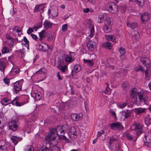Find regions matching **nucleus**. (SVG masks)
I'll return each mask as SVG.
<instances>
[{
	"mask_svg": "<svg viewBox=\"0 0 151 151\" xmlns=\"http://www.w3.org/2000/svg\"><path fill=\"white\" fill-rule=\"evenodd\" d=\"M68 128V126L66 125H65L63 126H58L56 128H55L56 130V132L58 136H59V138L65 140V143L69 142V140L63 134L67 132Z\"/></svg>",
	"mask_w": 151,
	"mask_h": 151,
	"instance_id": "obj_1",
	"label": "nucleus"
},
{
	"mask_svg": "<svg viewBox=\"0 0 151 151\" xmlns=\"http://www.w3.org/2000/svg\"><path fill=\"white\" fill-rule=\"evenodd\" d=\"M18 119L17 117L13 118L8 124L9 129L13 132L16 131L19 128Z\"/></svg>",
	"mask_w": 151,
	"mask_h": 151,
	"instance_id": "obj_2",
	"label": "nucleus"
},
{
	"mask_svg": "<svg viewBox=\"0 0 151 151\" xmlns=\"http://www.w3.org/2000/svg\"><path fill=\"white\" fill-rule=\"evenodd\" d=\"M113 22L112 19L110 17L106 18L104 22V30L106 33L110 32L111 30V27Z\"/></svg>",
	"mask_w": 151,
	"mask_h": 151,
	"instance_id": "obj_3",
	"label": "nucleus"
},
{
	"mask_svg": "<svg viewBox=\"0 0 151 151\" xmlns=\"http://www.w3.org/2000/svg\"><path fill=\"white\" fill-rule=\"evenodd\" d=\"M132 130L135 131L136 136H139L142 133V127L141 124L138 123H134L130 127Z\"/></svg>",
	"mask_w": 151,
	"mask_h": 151,
	"instance_id": "obj_4",
	"label": "nucleus"
},
{
	"mask_svg": "<svg viewBox=\"0 0 151 151\" xmlns=\"http://www.w3.org/2000/svg\"><path fill=\"white\" fill-rule=\"evenodd\" d=\"M105 9L112 13H116L118 10V7L113 2H109L106 4L104 7Z\"/></svg>",
	"mask_w": 151,
	"mask_h": 151,
	"instance_id": "obj_5",
	"label": "nucleus"
},
{
	"mask_svg": "<svg viewBox=\"0 0 151 151\" xmlns=\"http://www.w3.org/2000/svg\"><path fill=\"white\" fill-rule=\"evenodd\" d=\"M57 136L55 129L52 128L50 129L49 132L46 135L45 139L47 141H51L54 140Z\"/></svg>",
	"mask_w": 151,
	"mask_h": 151,
	"instance_id": "obj_6",
	"label": "nucleus"
},
{
	"mask_svg": "<svg viewBox=\"0 0 151 151\" xmlns=\"http://www.w3.org/2000/svg\"><path fill=\"white\" fill-rule=\"evenodd\" d=\"M145 146L148 147H151V132H148L146 133L143 139Z\"/></svg>",
	"mask_w": 151,
	"mask_h": 151,
	"instance_id": "obj_7",
	"label": "nucleus"
},
{
	"mask_svg": "<svg viewBox=\"0 0 151 151\" xmlns=\"http://www.w3.org/2000/svg\"><path fill=\"white\" fill-rule=\"evenodd\" d=\"M23 81L22 80L18 81L14 84V93H17L22 90Z\"/></svg>",
	"mask_w": 151,
	"mask_h": 151,
	"instance_id": "obj_8",
	"label": "nucleus"
},
{
	"mask_svg": "<svg viewBox=\"0 0 151 151\" xmlns=\"http://www.w3.org/2000/svg\"><path fill=\"white\" fill-rule=\"evenodd\" d=\"M69 54L65 55L63 56V60H65L67 62L70 63L74 60L75 59L73 57L75 54L74 52H69Z\"/></svg>",
	"mask_w": 151,
	"mask_h": 151,
	"instance_id": "obj_9",
	"label": "nucleus"
},
{
	"mask_svg": "<svg viewBox=\"0 0 151 151\" xmlns=\"http://www.w3.org/2000/svg\"><path fill=\"white\" fill-rule=\"evenodd\" d=\"M78 133V131L76 127H72L70 129L68 135L70 138H75L77 137Z\"/></svg>",
	"mask_w": 151,
	"mask_h": 151,
	"instance_id": "obj_10",
	"label": "nucleus"
},
{
	"mask_svg": "<svg viewBox=\"0 0 151 151\" xmlns=\"http://www.w3.org/2000/svg\"><path fill=\"white\" fill-rule=\"evenodd\" d=\"M110 126L112 129H116L118 130H120L123 128V126L119 122L112 123L110 124Z\"/></svg>",
	"mask_w": 151,
	"mask_h": 151,
	"instance_id": "obj_11",
	"label": "nucleus"
},
{
	"mask_svg": "<svg viewBox=\"0 0 151 151\" xmlns=\"http://www.w3.org/2000/svg\"><path fill=\"white\" fill-rule=\"evenodd\" d=\"M138 96L140 102H144L145 103V102L148 99L147 96L144 94L143 91H141L139 92Z\"/></svg>",
	"mask_w": 151,
	"mask_h": 151,
	"instance_id": "obj_12",
	"label": "nucleus"
},
{
	"mask_svg": "<svg viewBox=\"0 0 151 151\" xmlns=\"http://www.w3.org/2000/svg\"><path fill=\"white\" fill-rule=\"evenodd\" d=\"M7 61L5 58L0 59V70L4 74V70L6 65Z\"/></svg>",
	"mask_w": 151,
	"mask_h": 151,
	"instance_id": "obj_13",
	"label": "nucleus"
},
{
	"mask_svg": "<svg viewBox=\"0 0 151 151\" xmlns=\"http://www.w3.org/2000/svg\"><path fill=\"white\" fill-rule=\"evenodd\" d=\"M141 62L146 68L150 67V61L148 58L146 57H142L141 60Z\"/></svg>",
	"mask_w": 151,
	"mask_h": 151,
	"instance_id": "obj_14",
	"label": "nucleus"
},
{
	"mask_svg": "<svg viewBox=\"0 0 151 151\" xmlns=\"http://www.w3.org/2000/svg\"><path fill=\"white\" fill-rule=\"evenodd\" d=\"M76 101L75 99L73 98L68 101L66 103V105L70 108H73L76 105Z\"/></svg>",
	"mask_w": 151,
	"mask_h": 151,
	"instance_id": "obj_15",
	"label": "nucleus"
},
{
	"mask_svg": "<svg viewBox=\"0 0 151 151\" xmlns=\"http://www.w3.org/2000/svg\"><path fill=\"white\" fill-rule=\"evenodd\" d=\"M82 116L83 114L81 113L78 114H73L71 116L72 119L75 121H77L82 119Z\"/></svg>",
	"mask_w": 151,
	"mask_h": 151,
	"instance_id": "obj_16",
	"label": "nucleus"
},
{
	"mask_svg": "<svg viewBox=\"0 0 151 151\" xmlns=\"http://www.w3.org/2000/svg\"><path fill=\"white\" fill-rule=\"evenodd\" d=\"M150 18L149 13L146 12L142 14L141 16V22L142 23H145V22L148 20Z\"/></svg>",
	"mask_w": 151,
	"mask_h": 151,
	"instance_id": "obj_17",
	"label": "nucleus"
},
{
	"mask_svg": "<svg viewBox=\"0 0 151 151\" xmlns=\"http://www.w3.org/2000/svg\"><path fill=\"white\" fill-rule=\"evenodd\" d=\"M146 69L145 71V79L148 81L150 79L151 77V70L150 67L146 68Z\"/></svg>",
	"mask_w": 151,
	"mask_h": 151,
	"instance_id": "obj_18",
	"label": "nucleus"
},
{
	"mask_svg": "<svg viewBox=\"0 0 151 151\" xmlns=\"http://www.w3.org/2000/svg\"><path fill=\"white\" fill-rule=\"evenodd\" d=\"M32 96L36 101L39 100L42 96L41 93L38 91L33 92L31 94Z\"/></svg>",
	"mask_w": 151,
	"mask_h": 151,
	"instance_id": "obj_19",
	"label": "nucleus"
},
{
	"mask_svg": "<svg viewBox=\"0 0 151 151\" xmlns=\"http://www.w3.org/2000/svg\"><path fill=\"white\" fill-rule=\"evenodd\" d=\"M95 43L93 41H89L87 43V46L89 50L92 51L94 50V46Z\"/></svg>",
	"mask_w": 151,
	"mask_h": 151,
	"instance_id": "obj_20",
	"label": "nucleus"
},
{
	"mask_svg": "<svg viewBox=\"0 0 151 151\" xmlns=\"http://www.w3.org/2000/svg\"><path fill=\"white\" fill-rule=\"evenodd\" d=\"M18 97H16L12 101V104L17 106H21L24 104L23 102H19L18 101Z\"/></svg>",
	"mask_w": 151,
	"mask_h": 151,
	"instance_id": "obj_21",
	"label": "nucleus"
},
{
	"mask_svg": "<svg viewBox=\"0 0 151 151\" xmlns=\"http://www.w3.org/2000/svg\"><path fill=\"white\" fill-rule=\"evenodd\" d=\"M146 109L145 108H135L134 109V112L137 115L141 114L146 113Z\"/></svg>",
	"mask_w": 151,
	"mask_h": 151,
	"instance_id": "obj_22",
	"label": "nucleus"
},
{
	"mask_svg": "<svg viewBox=\"0 0 151 151\" xmlns=\"http://www.w3.org/2000/svg\"><path fill=\"white\" fill-rule=\"evenodd\" d=\"M39 46L40 50L44 52L47 51L49 49L48 45L45 43H43L42 45L40 44Z\"/></svg>",
	"mask_w": 151,
	"mask_h": 151,
	"instance_id": "obj_23",
	"label": "nucleus"
},
{
	"mask_svg": "<svg viewBox=\"0 0 151 151\" xmlns=\"http://www.w3.org/2000/svg\"><path fill=\"white\" fill-rule=\"evenodd\" d=\"M32 130V125L30 124L26 125L24 128V130L27 133H30Z\"/></svg>",
	"mask_w": 151,
	"mask_h": 151,
	"instance_id": "obj_24",
	"label": "nucleus"
},
{
	"mask_svg": "<svg viewBox=\"0 0 151 151\" xmlns=\"http://www.w3.org/2000/svg\"><path fill=\"white\" fill-rule=\"evenodd\" d=\"M127 25L128 27H130L132 29H134L137 27L138 24L137 23L135 22H127Z\"/></svg>",
	"mask_w": 151,
	"mask_h": 151,
	"instance_id": "obj_25",
	"label": "nucleus"
},
{
	"mask_svg": "<svg viewBox=\"0 0 151 151\" xmlns=\"http://www.w3.org/2000/svg\"><path fill=\"white\" fill-rule=\"evenodd\" d=\"M137 92V90L136 89L134 88L132 91L131 93V99L136 98L137 97V95H138V93Z\"/></svg>",
	"mask_w": 151,
	"mask_h": 151,
	"instance_id": "obj_26",
	"label": "nucleus"
},
{
	"mask_svg": "<svg viewBox=\"0 0 151 151\" xmlns=\"http://www.w3.org/2000/svg\"><path fill=\"white\" fill-rule=\"evenodd\" d=\"M105 38L108 40L111 41L112 42L116 43L115 37L112 35H106L105 36Z\"/></svg>",
	"mask_w": 151,
	"mask_h": 151,
	"instance_id": "obj_27",
	"label": "nucleus"
},
{
	"mask_svg": "<svg viewBox=\"0 0 151 151\" xmlns=\"http://www.w3.org/2000/svg\"><path fill=\"white\" fill-rule=\"evenodd\" d=\"M106 86L105 89L102 91V92L107 95H109L111 93V91L110 88L109 87V85L107 83H105Z\"/></svg>",
	"mask_w": 151,
	"mask_h": 151,
	"instance_id": "obj_28",
	"label": "nucleus"
},
{
	"mask_svg": "<svg viewBox=\"0 0 151 151\" xmlns=\"http://www.w3.org/2000/svg\"><path fill=\"white\" fill-rule=\"evenodd\" d=\"M52 24L48 21H46L43 23L44 28L47 29L51 27Z\"/></svg>",
	"mask_w": 151,
	"mask_h": 151,
	"instance_id": "obj_29",
	"label": "nucleus"
},
{
	"mask_svg": "<svg viewBox=\"0 0 151 151\" xmlns=\"http://www.w3.org/2000/svg\"><path fill=\"white\" fill-rule=\"evenodd\" d=\"M46 32V30L44 29L41 32H39V36L40 38L38 39L39 41H41L42 40L45 38V34Z\"/></svg>",
	"mask_w": 151,
	"mask_h": 151,
	"instance_id": "obj_30",
	"label": "nucleus"
},
{
	"mask_svg": "<svg viewBox=\"0 0 151 151\" xmlns=\"http://www.w3.org/2000/svg\"><path fill=\"white\" fill-rule=\"evenodd\" d=\"M12 101L11 100L7 99H3L1 101V103L3 105H6L8 104L12 103Z\"/></svg>",
	"mask_w": 151,
	"mask_h": 151,
	"instance_id": "obj_31",
	"label": "nucleus"
},
{
	"mask_svg": "<svg viewBox=\"0 0 151 151\" xmlns=\"http://www.w3.org/2000/svg\"><path fill=\"white\" fill-rule=\"evenodd\" d=\"M84 62L87 64L89 66H92L94 62L92 60L83 59Z\"/></svg>",
	"mask_w": 151,
	"mask_h": 151,
	"instance_id": "obj_32",
	"label": "nucleus"
},
{
	"mask_svg": "<svg viewBox=\"0 0 151 151\" xmlns=\"http://www.w3.org/2000/svg\"><path fill=\"white\" fill-rule=\"evenodd\" d=\"M45 69L44 68H41L40 69L37 71L36 73L37 74H41L45 75L46 74Z\"/></svg>",
	"mask_w": 151,
	"mask_h": 151,
	"instance_id": "obj_33",
	"label": "nucleus"
},
{
	"mask_svg": "<svg viewBox=\"0 0 151 151\" xmlns=\"http://www.w3.org/2000/svg\"><path fill=\"white\" fill-rule=\"evenodd\" d=\"M103 46L105 47L110 50L112 47L111 43L109 42H104L103 44Z\"/></svg>",
	"mask_w": 151,
	"mask_h": 151,
	"instance_id": "obj_34",
	"label": "nucleus"
},
{
	"mask_svg": "<svg viewBox=\"0 0 151 151\" xmlns=\"http://www.w3.org/2000/svg\"><path fill=\"white\" fill-rule=\"evenodd\" d=\"M81 69V67L78 65H76L74 67L73 69L72 70V72H75L76 73L79 72Z\"/></svg>",
	"mask_w": 151,
	"mask_h": 151,
	"instance_id": "obj_35",
	"label": "nucleus"
},
{
	"mask_svg": "<svg viewBox=\"0 0 151 151\" xmlns=\"http://www.w3.org/2000/svg\"><path fill=\"white\" fill-rule=\"evenodd\" d=\"M57 68L62 73L64 72L67 69V67L66 65L62 66L60 67V66H57Z\"/></svg>",
	"mask_w": 151,
	"mask_h": 151,
	"instance_id": "obj_36",
	"label": "nucleus"
},
{
	"mask_svg": "<svg viewBox=\"0 0 151 151\" xmlns=\"http://www.w3.org/2000/svg\"><path fill=\"white\" fill-rule=\"evenodd\" d=\"M58 10L57 9H52V16L55 17L58 15Z\"/></svg>",
	"mask_w": 151,
	"mask_h": 151,
	"instance_id": "obj_37",
	"label": "nucleus"
},
{
	"mask_svg": "<svg viewBox=\"0 0 151 151\" xmlns=\"http://www.w3.org/2000/svg\"><path fill=\"white\" fill-rule=\"evenodd\" d=\"M34 148L32 145H27L24 148V151H33Z\"/></svg>",
	"mask_w": 151,
	"mask_h": 151,
	"instance_id": "obj_38",
	"label": "nucleus"
},
{
	"mask_svg": "<svg viewBox=\"0 0 151 151\" xmlns=\"http://www.w3.org/2000/svg\"><path fill=\"white\" fill-rule=\"evenodd\" d=\"M19 72V70L18 68L14 67L13 68L12 70V73L17 74Z\"/></svg>",
	"mask_w": 151,
	"mask_h": 151,
	"instance_id": "obj_39",
	"label": "nucleus"
},
{
	"mask_svg": "<svg viewBox=\"0 0 151 151\" xmlns=\"http://www.w3.org/2000/svg\"><path fill=\"white\" fill-rule=\"evenodd\" d=\"M23 103L24 104L27 103L29 100V97L27 95H25L23 97Z\"/></svg>",
	"mask_w": 151,
	"mask_h": 151,
	"instance_id": "obj_40",
	"label": "nucleus"
},
{
	"mask_svg": "<svg viewBox=\"0 0 151 151\" xmlns=\"http://www.w3.org/2000/svg\"><path fill=\"white\" fill-rule=\"evenodd\" d=\"M127 102L122 103L121 104H119L118 105V106L121 109H122L124 108L127 105Z\"/></svg>",
	"mask_w": 151,
	"mask_h": 151,
	"instance_id": "obj_41",
	"label": "nucleus"
},
{
	"mask_svg": "<svg viewBox=\"0 0 151 151\" xmlns=\"http://www.w3.org/2000/svg\"><path fill=\"white\" fill-rule=\"evenodd\" d=\"M131 114V112L130 111H127L125 113L124 118L126 119L128 118L130 116Z\"/></svg>",
	"mask_w": 151,
	"mask_h": 151,
	"instance_id": "obj_42",
	"label": "nucleus"
},
{
	"mask_svg": "<svg viewBox=\"0 0 151 151\" xmlns=\"http://www.w3.org/2000/svg\"><path fill=\"white\" fill-rule=\"evenodd\" d=\"M126 137L129 140H132L133 139L134 136L129 133H126Z\"/></svg>",
	"mask_w": 151,
	"mask_h": 151,
	"instance_id": "obj_43",
	"label": "nucleus"
},
{
	"mask_svg": "<svg viewBox=\"0 0 151 151\" xmlns=\"http://www.w3.org/2000/svg\"><path fill=\"white\" fill-rule=\"evenodd\" d=\"M10 50L8 49L7 47H4L2 50V53H6L9 52Z\"/></svg>",
	"mask_w": 151,
	"mask_h": 151,
	"instance_id": "obj_44",
	"label": "nucleus"
},
{
	"mask_svg": "<svg viewBox=\"0 0 151 151\" xmlns=\"http://www.w3.org/2000/svg\"><path fill=\"white\" fill-rule=\"evenodd\" d=\"M18 138L15 136H14L11 138V139L12 142L15 144V145H16L18 142Z\"/></svg>",
	"mask_w": 151,
	"mask_h": 151,
	"instance_id": "obj_45",
	"label": "nucleus"
},
{
	"mask_svg": "<svg viewBox=\"0 0 151 151\" xmlns=\"http://www.w3.org/2000/svg\"><path fill=\"white\" fill-rule=\"evenodd\" d=\"M94 29L93 27H92L90 29V34L89 35L88 37L91 38L93 36L94 34Z\"/></svg>",
	"mask_w": 151,
	"mask_h": 151,
	"instance_id": "obj_46",
	"label": "nucleus"
},
{
	"mask_svg": "<svg viewBox=\"0 0 151 151\" xmlns=\"http://www.w3.org/2000/svg\"><path fill=\"white\" fill-rule=\"evenodd\" d=\"M132 1V2H135L137 4H138L139 6H142V0H131Z\"/></svg>",
	"mask_w": 151,
	"mask_h": 151,
	"instance_id": "obj_47",
	"label": "nucleus"
},
{
	"mask_svg": "<svg viewBox=\"0 0 151 151\" xmlns=\"http://www.w3.org/2000/svg\"><path fill=\"white\" fill-rule=\"evenodd\" d=\"M43 5H37V8H38V9H39V12H42L44 11V8Z\"/></svg>",
	"mask_w": 151,
	"mask_h": 151,
	"instance_id": "obj_48",
	"label": "nucleus"
},
{
	"mask_svg": "<svg viewBox=\"0 0 151 151\" xmlns=\"http://www.w3.org/2000/svg\"><path fill=\"white\" fill-rule=\"evenodd\" d=\"M134 34L133 35V36H134V38L136 40H137L139 38V34L137 32L134 31Z\"/></svg>",
	"mask_w": 151,
	"mask_h": 151,
	"instance_id": "obj_49",
	"label": "nucleus"
},
{
	"mask_svg": "<svg viewBox=\"0 0 151 151\" xmlns=\"http://www.w3.org/2000/svg\"><path fill=\"white\" fill-rule=\"evenodd\" d=\"M116 139L113 137H111L109 138V144L111 145L114 142L116 141Z\"/></svg>",
	"mask_w": 151,
	"mask_h": 151,
	"instance_id": "obj_50",
	"label": "nucleus"
},
{
	"mask_svg": "<svg viewBox=\"0 0 151 151\" xmlns=\"http://www.w3.org/2000/svg\"><path fill=\"white\" fill-rule=\"evenodd\" d=\"M125 49L122 47H121L120 48L119 51L121 55H123L125 53Z\"/></svg>",
	"mask_w": 151,
	"mask_h": 151,
	"instance_id": "obj_51",
	"label": "nucleus"
},
{
	"mask_svg": "<svg viewBox=\"0 0 151 151\" xmlns=\"http://www.w3.org/2000/svg\"><path fill=\"white\" fill-rule=\"evenodd\" d=\"M18 28H19L18 27L16 26L13 28L12 30H13L14 32H21L20 30Z\"/></svg>",
	"mask_w": 151,
	"mask_h": 151,
	"instance_id": "obj_52",
	"label": "nucleus"
},
{
	"mask_svg": "<svg viewBox=\"0 0 151 151\" xmlns=\"http://www.w3.org/2000/svg\"><path fill=\"white\" fill-rule=\"evenodd\" d=\"M50 151H60V150L56 146H53L51 147Z\"/></svg>",
	"mask_w": 151,
	"mask_h": 151,
	"instance_id": "obj_53",
	"label": "nucleus"
},
{
	"mask_svg": "<svg viewBox=\"0 0 151 151\" xmlns=\"http://www.w3.org/2000/svg\"><path fill=\"white\" fill-rule=\"evenodd\" d=\"M41 24H36L33 27L34 30H35V31H37V30L40 28L41 27Z\"/></svg>",
	"mask_w": 151,
	"mask_h": 151,
	"instance_id": "obj_54",
	"label": "nucleus"
},
{
	"mask_svg": "<svg viewBox=\"0 0 151 151\" xmlns=\"http://www.w3.org/2000/svg\"><path fill=\"white\" fill-rule=\"evenodd\" d=\"M139 70H141L143 72L144 70L140 66L137 67L135 68V70L136 72L138 71Z\"/></svg>",
	"mask_w": 151,
	"mask_h": 151,
	"instance_id": "obj_55",
	"label": "nucleus"
},
{
	"mask_svg": "<svg viewBox=\"0 0 151 151\" xmlns=\"http://www.w3.org/2000/svg\"><path fill=\"white\" fill-rule=\"evenodd\" d=\"M68 28V25L67 24H65L63 25L62 26V30L63 31H66Z\"/></svg>",
	"mask_w": 151,
	"mask_h": 151,
	"instance_id": "obj_56",
	"label": "nucleus"
},
{
	"mask_svg": "<svg viewBox=\"0 0 151 151\" xmlns=\"http://www.w3.org/2000/svg\"><path fill=\"white\" fill-rule=\"evenodd\" d=\"M128 83L127 82H124L122 84V87L124 90H126L127 88Z\"/></svg>",
	"mask_w": 151,
	"mask_h": 151,
	"instance_id": "obj_57",
	"label": "nucleus"
},
{
	"mask_svg": "<svg viewBox=\"0 0 151 151\" xmlns=\"http://www.w3.org/2000/svg\"><path fill=\"white\" fill-rule=\"evenodd\" d=\"M0 151H7L6 147L5 145L0 146Z\"/></svg>",
	"mask_w": 151,
	"mask_h": 151,
	"instance_id": "obj_58",
	"label": "nucleus"
},
{
	"mask_svg": "<svg viewBox=\"0 0 151 151\" xmlns=\"http://www.w3.org/2000/svg\"><path fill=\"white\" fill-rule=\"evenodd\" d=\"M104 133V131L103 130H102L98 132L97 133V137H100L101 134H103Z\"/></svg>",
	"mask_w": 151,
	"mask_h": 151,
	"instance_id": "obj_59",
	"label": "nucleus"
},
{
	"mask_svg": "<svg viewBox=\"0 0 151 151\" xmlns=\"http://www.w3.org/2000/svg\"><path fill=\"white\" fill-rule=\"evenodd\" d=\"M34 31V29L32 28H29L27 30V32L28 34H30L32 32H33Z\"/></svg>",
	"mask_w": 151,
	"mask_h": 151,
	"instance_id": "obj_60",
	"label": "nucleus"
},
{
	"mask_svg": "<svg viewBox=\"0 0 151 151\" xmlns=\"http://www.w3.org/2000/svg\"><path fill=\"white\" fill-rule=\"evenodd\" d=\"M31 36L32 37V38L35 41L39 40L38 39V37L36 35L33 34H31Z\"/></svg>",
	"mask_w": 151,
	"mask_h": 151,
	"instance_id": "obj_61",
	"label": "nucleus"
},
{
	"mask_svg": "<svg viewBox=\"0 0 151 151\" xmlns=\"http://www.w3.org/2000/svg\"><path fill=\"white\" fill-rule=\"evenodd\" d=\"M4 83L6 84H8L9 82V80L7 78H5L4 79Z\"/></svg>",
	"mask_w": 151,
	"mask_h": 151,
	"instance_id": "obj_62",
	"label": "nucleus"
},
{
	"mask_svg": "<svg viewBox=\"0 0 151 151\" xmlns=\"http://www.w3.org/2000/svg\"><path fill=\"white\" fill-rule=\"evenodd\" d=\"M14 57L12 55L10 56L9 57H8V60L9 61H10V62H11V63L13 65V63L12 62V60H14Z\"/></svg>",
	"mask_w": 151,
	"mask_h": 151,
	"instance_id": "obj_63",
	"label": "nucleus"
},
{
	"mask_svg": "<svg viewBox=\"0 0 151 151\" xmlns=\"http://www.w3.org/2000/svg\"><path fill=\"white\" fill-rule=\"evenodd\" d=\"M53 95L52 92H48L47 93V97H50Z\"/></svg>",
	"mask_w": 151,
	"mask_h": 151,
	"instance_id": "obj_64",
	"label": "nucleus"
}]
</instances>
